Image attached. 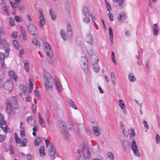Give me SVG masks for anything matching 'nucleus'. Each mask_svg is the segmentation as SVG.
<instances>
[{
	"instance_id": "4468645a",
	"label": "nucleus",
	"mask_w": 160,
	"mask_h": 160,
	"mask_svg": "<svg viewBox=\"0 0 160 160\" xmlns=\"http://www.w3.org/2000/svg\"><path fill=\"white\" fill-rule=\"evenodd\" d=\"M55 85L57 91L59 92H61L63 88L60 81L58 80H56L55 82Z\"/></svg>"
},
{
	"instance_id": "c85d7f7f",
	"label": "nucleus",
	"mask_w": 160,
	"mask_h": 160,
	"mask_svg": "<svg viewBox=\"0 0 160 160\" xmlns=\"http://www.w3.org/2000/svg\"><path fill=\"white\" fill-rule=\"evenodd\" d=\"M111 79L114 85H116L117 84V82L116 81V79L114 76V74L113 72H111L110 73Z\"/></svg>"
},
{
	"instance_id": "052dcab7",
	"label": "nucleus",
	"mask_w": 160,
	"mask_h": 160,
	"mask_svg": "<svg viewBox=\"0 0 160 160\" xmlns=\"http://www.w3.org/2000/svg\"><path fill=\"white\" fill-rule=\"evenodd\" d=\"M143 123L144 125L145 128H146V129H149V127L147 122L145 121H144L143 122Z\"/></svg>"
},
{
	"instance_id": "8fccbe9b",
	"label": "nucleus",
	"mask_w": 160,
	"mask_h": 160,
	"mask_svg": "<svg viewBox=\"0 0 160 160\" xmlns=\"http://www.w3.org/2000/svg\"><path fill=\"white\" fill-rule=\"evenodd\" d=\"M14 18L16 22H21L22 21V19L21 17H20L19 16H15Z\"/></svg>"
},
{
	"instance_id": "13d9d810",
	"label": "nucleus",
	"mask_w": 160,
	"mask_h": 160,
	"mask_svg": "<svg viewBox=\"0 0 160 160\" xmlns=\"http://www.w3.org/2000/svg\"><path fill=\"white\" fill-rule=\"evenodd\" d=\"M36 105L33 104L32 106V109L33 113H36Z\"/></svg>"
},
{
	"instance_id": "9d476101",
	"label": "nucleus",
	"mask_w": 160,
	"mask_h": 160,
	"mask_svg": "<svg viewBox=\"0 0 160 160\" xmlns=\"http://www.w3.org/2000/svg\"><path fill=\"white\" fill-rule=\"evenodd\" d=\"M6 108L7 112L9 114H13L14 112L12 110V108L10 102L8 100H7L6 101Z\"/></svg>"
},
{
	"instance_id": "ea45409f",
	"label": "nucleus",
	"mask_w": 160,
	"mask_h": 160,
	"mask_svg": "<svg viewBox=\"0 0 160 160\" xmlns=\"http://www.w3.org/2000/svg\"><path fill=\"white\" fill-rule=\"evenodd\" d=\"M127 17V13L125 12H122L121 14V20L125 19Z\"/></svg>"
},
{
	"instance_id": "bb28decb",
	"label": "nucleus",
	"mask_w": 160,
	"mask_h": 160,
	"mask_svg": "<svg viewBox=\"0 0 160 160\" xmlns=\"http://www.w3.org/2000/svg\"><path fill=\"white\" fill-rule=\"evenodd\" d=\"M82 13L83 14L86 16H89V12L87 7L85 6L83 7Z\"/></svg>"
},
{
	"instance_id": "680f3d73",
	"label": "nucleus",
	"mask_w": 160,
	"mask_h": 160,
	"mask_svg": "<svg viewBox=\"0 0 160 160\" xmlns=\"http://www.w3.org/2000/svg\"><path fill=\"white\" fill-rule=\"evenodd\" d=\"M5 139V136L3 135L0 134V142H1Z\"/></svg>"
},
{
	"instance_id": "cd10ccee",
	"label": "nucleus",
	"mask_w": 160,
	"mask_h": 160,
	"mask_svg": "<svg viewBox=\"0 0 160 160\" xmlns=\"http://www.w3.org/2000/svg\"><path fill=\"white\" fill-rule=\"evenodd\" d=\"M13 108L15 109H17L18 108V105L17 102L16 98L14 97H12V99Z\"/></svg>"
},
{
	"instance_id": "5701e85b",
	"label": "nucleus",
	"mask_w": 160,
	"mask_h": 160,
	"mask_svg": "<svg viewBox=\"0 0 160 160\" xmlns=\"http://www.w3.org/2000/svg\"><path fill=\"white\" fill-rule=\"evenodd\" d=\"M20 30L23 39L24 40H26L27 37L26 34V32L25 31V29L22 27H21L20 28Z\"/></svg>"
},
{
	"instance_id": "a878e982",
	"label": "nucleus",
	"mask_w": 160,
	"mask_h": 160,
	"mask_svg": "<svg viewBox=\"0 0 160 160\" xmlns=\"http://www.w3.org/2000/svg\"><path fill=\"white\" fill-rule=\"evenodd\" d=\"M32 42L33 44L35 45L37 48H39L40 47V43L36 38H33L32 40Z\"/></svg>"
},
{
	"instance_id": "f3484780",
	"label": "nucleus",
	"mask_w": 160,
	"mask_h": 160,
	"mask_svg": "<svg viewBox=\"0 0 160 160\" xmlns=\"http://www.w3.org/2000/svg\"><path fill=\"white\" fill-rule=\"evenodd\" d=\"M27 121L28 123L31 126H34L35 125L36 121L32 119V116H29L27 119Z\"/></svg>"
},
{
	"instance_id": "6ab92c4d",
	"label": "nucleus",
	"mask_w": 160,
	"mask_h": 160,
	"mask_svg": "<svg viewBox=\"0 0 160 160\" xmlns=\"http://www.w3.org/2000/svg\"><path fill=\"white\" fill-rule=\"evenodd\" d=\"M8 74L10 78L12 79H13L15 81L18 80V78L17 75L13 71H10L8 72Z\"/></svg>"
},
{
	"instance_id": "bf43d9fd",
	"label": "nucleus",
	"mask_w": 160,
	"mask_h": 160,
	"mask_svg": "<svg viewBox=\"0 0 160 160\" xmlns=\"http://www.w3.org/2000/svg\"><path fill=\"white\" fill-rule=\"evenodd\" d=\"M108 16L109 18V19L111 21H113V18L112 14L111 12H109L108 14Z\"/></svg>"
},
{
	"instance_id": "9b49d317",
	"label": "nucleus",
	"mask_w": 160,
	"mask_h": 160,
	"mask_svg": "<svg viewBox=\"0 0 160 160\" xmlns=\"http://www.w3.org/2000/svg\"><path fill=\"white\" fill-rule=\"evenodd\" d=\"M48 149V153L50 156H53L56 153V149L54 146L51 145L50 147L47 148Z\"/></svg>"
},
{
	"instance_id": "a211bd4d",
	"label": "nucleus",
	"mask_w": 160,
	"mask_h": 160,
	"mask_svg": "<svg viewBox=\"0 0 160 160\" xmlns=\"http://www.w3.org/2000/svg\"><path fill=\"white\" fill-rule=\"evenodd\" d=\"M128 78L129 82H133L136 81V78L132 72H130L128 73Z\"/></svg>"
},
{
	"instance_id": "3c124183",
	"label": "nucleus",
	"mask_w": 160,
	"mask_h": 160,
	"mask_svg": "<svg viewBox=\"0 0 160 160\" xmlns=\"http://www.w3.org/2000/svg\"><path fill=\"white\" fill-rule=\"evenodd\" d=\"M88 62H83L82 63H81L82 64V69L83 70H86L88 67Z\"/></svg>"
},
{
	"instance_id": "473e14b6",
	"label": "nucleus",
	"mask_w": 160,
	"mask_h": 160,
	"mask_svg": "<svg viewBox=\"0 0 160 160\" xmlns=\"http://www.w3.org/2000/svg\"><path fill=\"white\" fill-rule=\"evenodd\" d=\"M2 9L3 14L7 15L8 16L9 15V14L8 12L7 8L6 6L4 5L3 8H2Z\"/></svg>"
},
{
	"instance_id": "0eeeda50",
	"label": "nucleus",
	"mask_w": 160,
	"mask_h": 160,
	"mask_svg": "<svg viewBox=\"0 0 160 160\" xmlns=\"http://www.w3.org/2000/svg\"><path fill=\"white\" fill-rule=\"evenodd\" d=\"M0 127L5 132H7V130L8 129V126L6 125V122L4 120V116L1 113H0Z\"/></svg>"
},
{
	"instance_id": "4d7b16f0",
	"label": "nucleus",
	"mask_w": 160,
	"mask_h": 160,
	"mask_svg": "<svg viewBox=\"0 0 160 160\" xmlns=\"http://www.w3.org/2000/svg\"><path fill=\"white\" fill-rule=\"evenodd\" d=\"M18 10L22 12H24L25 11V7L23 5H20L18 7Z\"/></svg>"
},
{
	"instance_id": "20e7f679",
	"label": "nucleus",
	"mask_w": 160,
	"mask_h": 160,
	"mask_svg": "<svg viewBox=\"0 0 160 160\" xmlns=\"http://www.w3.org/2000/svg\"><path fill=\"white\" fill-rule=\"evenodd\" d=\"M43 47L45 51L47 52V55L49 58L52 57L53 56V53L52 50L51 49V47L50 44L47 42L43 43Z\"/></svg>"
},
{
	"instance_id": "b1692460",
	"label": "nucleus",
	"mask_w": 160,
	"mask_h": 160,
	"mask_svg": "<svg viewBox=\"0 0 160 160\" xmlns=\"http://www.w3.org/2000/svg\"><path fill=\"white\" fill-rule=\"evenodd\" d=\"M121 129H122L123 133L125 137H127L128 136V132L124 128V125L121 122Z\"/></svg>"
},
{
	"instance_id": "c756f323",
	"label": "nucleus",
	"mask_w": 160,
	"mask_h": 160,
	"mask_svg": "<svg viewBox=\"0 0 160 160\" xmlns=\"http://www.w3.org/2000/svg\"><path fill=\"white\" fill-rule=\"evenodd\" d=\"M111 79L114 85H116L117 84V82L116 81V79L114 76V74L113 72H111L110 73Z\"/></svg>"
},
{
	"instance_id": "412c9836",
	"label": "nucleus",
	"mask_w": 160,
	"mask_h": 160,
	"mask_svg": "<svg viewBox=\"0 0 160 160\" xmlns=\"http://www.w3.org/2000/svg\"><path fill=\"white\" fill-rule=\"evenodd\" d=\"M45 147L42 146H41L39 149V154L40 156L41 157H44L46 155L45 151Z\"/></svg>"
},
{
	"instance_id": "6e6d98bb",
	"label": "nucleus",
	"mask_w": 160,
	"mask_h": 160,
	"mask_svg": "<svg viewBox=\"0 0 160 160\" xmlns=\"http://www.w3.org/2000/svg\"><path fill=\"white\" fill-rule=\"evenodd\" d=\"M9 25L11 26H13L14 25V20L11 18H9Z\"/></svg>"
},
{
	"instance_id": "4c0bfd02",
	"label": "nucleus",
	"mask_w": 160,
	"mask_h": 160,
	"mask_svg": "<svg viewBox=\"0 0 160 160\" xmlns=\"http://www.w3.org/2000/svg\"><path fill=\"white\" fill-rule=\"evenodd\" d=\"M20 128L21 129V130L20 133L21 137L22 138H24L26 135L25 134V129L23 127H21Z\"/></svg>"
},
{
	"instance_id": "f03ea898",
	"label": "nucleus",
	"mask_w": 160,
	"mask_h": 160,
	"mask_svg": "<svg viewBox=\"0 0 160 160\" xmlns=\"http://www.w3.org/2000/svg\"><path fill=\"white\" fill-rule=\"evenodd\" d=\"M59 126L61 129V133L63 136L64 140L68 141L69 138V134L68 133V130L65 123L62 120H60L58 122Z\"/></svg>"
},
{
	"instance_id": "0e129e2a",
	"label": "nucleus",
	"mask_w": 160,
	"mask_h": 160,
	"mask_svg": "<svg viewBox=\"0 0 160 160\" xmlns=\"http://www.w3.org/2000/svg\"><path fill=\"white\" fill-rule=\"evenodd\" d=\"M17 33L16 32H13L12 34V37L13 38H16L17 36Z\"/></svg>"
},
{
	"instance_id": "423d86ee",
	"label": "nucleus",
	"mask_w": 160,
	"mask_h": 160,
	"mask_svg": "<svg viewBox=\"0 0 160 160\" xmlns=\"http://www.w3.org/2000/svg\"><path fill=\"white\" fill-rule=\"evenodd\" d=\"M5 38H0V44L2 45L4 49L6 51V56L8 55L9 51V47L7 42Z\"/></svg>"
},
{
	"instance_id": "72a5a7b5",
	"label": "nucleus",
	"mask_w": 160,
	"mask_h": 160,
	"mask_svg": "<svg viewBox=\"0 0 160 160\" xmlns=\"http://www.w3.org/2000/svg\"><path fill=\"white\" fill-rule=\"evenodd\" d=\"M106 156L111 160H114V156L112 152H108Z\"/></svg>"
},
{
	"instance_id": "7c9ffc66",
	"label": "nucleus",
	"mask_w": 160,
	"mask_h": 160,
	"mask_svg": "<svg viewBox=\"0 0 160 160\" xmlns=\"http://www.w3.org/2000/svg\"><path fill=\"white\" fill-rule=\"evenodd\" d=\"M23 62L25 69L26 71L28 72V71L29 69V62L27 60H24Z\"/></svg>"
},
{
	"instance_id": "a18cd8bd",
	"label": "nucleus",
	"mask_w": 160,
	"mask_h": 160,
	"mask_svg": "<svg viewBox=\"0 0 160 160\" xmlns=\"http://www.w3.org/2000/svg\"><path fill=\"white\" fill-rule=\"evenodd\" d=\"M5 38L4 32L3 30L0 28V38Z\"/></svg>"
},
{
	"instance_id": "7ed1b4c3",
	"label": "nucleus",
	"mask_w": 160,
	"mask_h": 160,
	"mask_svg": "<svg viewBox=\"0 0 160 160\" xmlns=\"http://www.w3.org/2000/svg\"><path fill=\"white\" fill-rule=\"evenodd\" d=\"M60 34L62 38L64 40H67L68 38L71 37L72 34V29L69 24H68L67 26V31L66 33L65 31L63 30H62L60 31Z\"/></svg>"
},
{
	"instance_id": "79ce46f5",
	"label": "nucleus",
	"mask_w": 160,
	"mask_h": 160,
	"mask_svg": "<svg viewBox=\"0 0 160 160\" xmlns=\"http://www.w3.org/2000/svg\"><path fill=\"white\" fill-rule=\"evenodd\" d=\"M28 142V140L26 139H23L21 142V143L20 144L21 147H25L27 145V143Z\"/></svg>"
},
{
	"instance_id": "338daca9",
	"label": "nucleus",
	"mask_w": 160,
	"mask_h": 160,
	"mask_svg": "<svg viewBox=\"0 0 160 160\" xmlns=\"http://www.w3.org/2000/svg\"><path fill=\"white\" fill-rule=\"evenodd\" d=\"M156 139L157 143H159L160 141V137L158 135H156Z\"/></svg>"
},
{
	"instance_id": "2f4dec72",
	"label": "nucleus",
	"mask_w": 160,
	"mask_h": 160,
	"mask_svg": "<svg viewBox=\"0 0 160 160\" xmlns=\"http://www.w3.org/2000/svg\"><path fill=\"white\" fill-rule=\"evenodd\" d=\"M109 38L111 43H113V32L112 28L110 27L109 28Z\"/></svg>"
},
{
	"instance_id": "c03bdc74",
	"label": "nucleus",
	"mask_w": 160,
	"mask_h": 160,
	"mask_svg": "<svg viewBox=\"0 0 160 160\" xmlns=\"http://www.w3.org/2000/svg\"><path fill=\"white\" fill-rule=\"evenodd\" d=\"M127 5V2L125 0H121V8H124Z\"/></svg>"
},
{
	"instance_id": "603ef678",
	"label": "nucleus",
	"mask_w": 160,
	"mask_h": 160,
	"mask_svg": "<svg viewBox=\"0 0 160 160\" xmlns=\"http://www.w3.org/2000/svg\"><path fill=\"white\" fill-rule=\"evenodd\" d=\"M112 59L113 63L115 64H117V62L115 58V54L113 51H112L111 54Z\"/></svg>"
},
{
	"instance_id": "c9c22d12",
	"label": "nucleus",
	"mask_w": 160,
	"mask_h": 160,
	"mask_svg": "<svg viewBox=\"0 0 160 160\" xmlns=\"http://www.w3.org/2000/svg\"><path fill=\"white\" fill-rule=\"evenodd\" d=\"M49 13L51 17V18L53 20H55L56 18V16L53 12L51 9H50L49 10Z\"/></svg>"
},
{
	"instance_id": "39448f33",
	"label": "nucleus",
	"mask_w": 160,
	"mask_h": 160,
	"mask_svg": "<svg viewBox=\"0 0 160 160\" xmlns=\"http://www.w3.org/2000/svg\"><path fill=\"white\" fill-rule=\"evenodd\" d=\"M131 149L132 150L134 155L137 157H140V153L138 150L136 143L135 140H133L131 146Z\"/></svg>"
},
{
	"instance_id": "69168bd1",
	"label": "nucleus",
	"mask_w": 160,
	"mask_h": 160,
	"mask_svg": "<svg viewBox=\"0 0 160 160\" xmlns=\"http://www.w3.org/2000/svg\"><path fill=\"white\" fill-rule=\"evenodd\" d=\"M90 21V18L88 17H86L83 18V21L86 23Z\"/></svg>"
},
{
	"instance_id": "5fc2aeb1",
	"label": "nucleus",
	"mask_w": 160,
	"mask_h": 160,
	"mask_svg": "<svg viewBox=\"0 0 160 160\" xmlns=\"http://www.w3.org/2000/svg\"><path fill=\"white\" fill-rule=\"evenodd\" d=\"M27 158L28 160H33L34 158V157L31 154L27 155Z\"/></svg>"
},
{
	"instance_id": "f704fd0d",
	"label": "nucleus",
	"mask_w": 160,
	"mask_h": 160,
	"mask_svg": "<svg viewBox=\"0 0 160 160\" xmlns=\"http://www.w3.org/2000/svg\"><path fill=\"white\" fill-rule=\"evenodd\" d=\"M12 43L15 48L17 49H18L20 46L19 42L17 40H15L13 41Z\"/></svg>"
},
{
	"instance_id": "774afa93",
	"label": "nucleus",
	"mask_w": 160,
	"mask_h": 160,
	"mask_svg": "<svg viewBox=\"0 0 160 160\" xmlns=\"http://www.w3.org/2000/svg\"><path fill=\"white\" fill-rule=\"evenodd\" d=\"M0 62H1V63L2 67L3 68H5L6 67V65L4 62V61L3 60H2Z\"/></svg>"
},
{
	"instance_id": "864d4df0",
	"label": "nucleus",
	"mask_w": 160,
	"mask_h": 160,
	"mask_svg": "<svg viewBox=\"0 0 160 160\" xmlns=\"http://www.w3.org/2000/svg\"><path fill=\"white\" fill-rule=\"evenodd\" d=\"M39 123L42 127H45V121L43 120L42 118L39 119Z\"/></svg>"
},
{
	"instance_id": "aec40b11",
	"label": "nucleus",
	"mask_w": 160,
	"mask_h": 160,
	"mask_svg": "<svg viewBox=\"0 0 160 160\" xmlns=\"http://www.w3.org/2000/svg\"><path fill=\"white\" fill-rule=\"evenodd\" d=\"M121 108L122 109V111L124 113V115H127L128 112L126 109L125 105L123 101L121 99Z\"/></svg>"
},
{
	"instance_id": "37998d69",
	"label": "nucleus",
	"mask_w": 160,
	"mask_h": 160,
	"mask_svg": "<svg viewBox=\"0 0 160 160\" xmlns=\"http://www.w3.org/2000/svg\"><path fill=\"white\" fill-rule=\"evenodd\" d=\"M81 63H82L83 62H88L84 54H83V55L81 57Z\"/></svg>"
},
{
	"instance_id": "58836bf2",
	"label": "nucleus",
	"mask_w": 160,
	"mask_h": 160,
	"mask_svg": "<svg viewBox=\"0 0 160 160\" xmlns=\"http://www.w3.org/2000/svg\"><path fill=\"white\" fill-rule=\"evenodd\" d=\"M128 133H129L130 137H134L135 135V133L133 129L129 130Z\"/></svg>"
},
{
	"instance_id": "de8ad7c7",
	"label": "nucleus",
	"mask_w": 160,
	"mask_h": 160,
	"mask_svg": "<svg viewBox=\"0 0 160 160\" xmlns=\"http://www.w3.org/2000/svg\"><path fill=\"white\" fill-rule=\"evenodd\" d=\"M45 117L46 118V121L48 124H49L50 123V121L49 118V113L48 111H46L45 114Z\"/></svg>"
},
{
	"instance_id": "2eb2a0df",
	"label": "nucleus",
	"mask_w": 160,
	"mask_h": 160,
	"mask_svg": "<svg viewBox=\"0 0 160 160\" xmlns=\"http://www.w3.org/2000/svg\"><path fill=\"white\" fill-rule=\"evenodd\" d=\"M84 158H89L91 157V153L87 148H83L82 149Z\"/></svg>"
},
{
	"instance_id": "e2e57ef3",
	"label": "nucleus",
	"mask_w": 160,
	"mask_h": 160,
	"mask_svg": "<svg viewBox=\"0 0 160 160\" xmlns=\"http://www.w3.org/2000/svg\"><path fill=\"white\" fill-rule=\"evenodd\" d=\"M34 126V127L32 129L33 132H37L38 131V127L37 126H35V125Z\"/></svg>"
},
{
	"instance_id": "393cba45",
	"label": "nucleus",
	"mask_w": 160,
	"mask_h": 160,
	"mask_svg": "<svg viewBox=\"0 0 160 160\" xmlns=\"http://www.w3.org/2000/svg\"><path fill=\"white\" fill-rule=\"evenodd\" d=\"M158 27L157 24H154L153 25V33L154 35H157L158 34Z\"/></svg>"
},
{
	"instance_id": "a19ab883",
	"label": "nucleus",
	"mask_w": 160,
	"mask_h": 160,
	"mask_svg": "<svg viewBox=\"0 0 160 160\" xmlns=\"http://www.w3.org/2000/svg\"><path fill=\"white\" fill-rule=\"evenodd\" d=\"M8 56H6V51H5V53L3 52H0V61L2 60H4V58L5 57H7Z\"/></svg>"
},
{
	"instance_id": "e433bc0d",
	"label": "nucleus",
	"mask_w": 160,
	"mask_h": 160,
	"mask_svg": "<svg viewBox=\"0 0 160 160\" xmlns=\"http://www.w3.org/2000/svg\"><path fill=\"white\" fill-rule=\"evenodd\" d=\"M68 103L69 104V106L70 107H72L73 109H75L76 110L77 109V108L75 105L74 102L71 100H69L68 101Z\"/></svg>"
},
{
	"instance_id": "ddd939ff",
	"label": "nucleus",
	"mask_w": 160,
	"mask_h": 160,
	"mask_svg": "<svg viewBox=\"0 0 160 160\" xmlns=\"http://www.w3.org/2000/svg\"><path fill=\"white\" fill-rule=\"evenodd\" d=\"M95 60L96 62H94L92 63V68L94 71L96 72H98L99 71L100 69L98 63V59L97 57L95 58Z\"/></svg>"
},
{
	"instance_id": "1a4fd4ad",
	"label": "nucleus",
	"mask_w": 160,
	"mask_h": 160,
	"mask_svg": "<svg viewBox=\"0 0 160 160\" xmlns=\"http://www.w3.org/2000/svg\"><path fill=\"white\" fill-rule=\"evenodd\" d=\"M27 30L33 35H37L38 33V31L36 27L32 24H29L27 26Z\"/></svg>"
},
{
	"instance_id": "4be33fe9",
	"label": "nucleus",
	"mask_w": 160,
	"mask_h": 160,
	"mask_svg": "<svg viewBox=\"0 0 160 160\" xmlns=\"http://www.w3.org/2000/svg\"><path fill=\"white\" fill-rule=\"evenodd\" d=\"M92 130L94 134L96 136H99L101 134L100 128L98 127H93Z\"/></svg>"
},
{
	"instance_id": "f257e3e1",
	"label": "nucleus",
	"mask_w": 160,
	"mask_h": 160,
	"mask_svg": "<svg viewBox=\"0 0 160 160\" xmlns=\"http://www.w3.org/2000/svg\"><path fill=\"white\" fill-rule=\"evenodd\" d=\"M44 84L46 90L50 91L52 90L54 80L52 76L48 73L46 72L43 75Z\"/></svg>"
},
{
	"instance_id": "49530a36",
	"label": "nucleus",
	"mask_w": 160,
	"mask_h": 160,
	"mask_svg": "<svg viewBox=\"0 0 160 160\" xmlns=\"http://www.w3.org/2000/svg\"><path fill=\"white\" fill-rule=\"evenodd\" d=\"M19 88L22 90V91L25 93V92L26 91V90H27V87H26L25 86H24L22 84H20L19 86Z\"/></svg>"
},
{
	"instance_id": "f8f14e48",
	"label": "nucleus",
	"mask_w": 160,
	"mask_h": 160,
	"mask_svg": "<svg viewBox=\"0 0 160 160\" xmlns=\"http://www.w3.org/2000/svg\"><path fill=\"white\" fill-rule=\"evenodd\" d=\"M85 40L90 44L92 45L94 41L92 35L91 33L87 34Z\"/></svg>"
},
{
	"instance_id": "09e8293b",
	"label": "nucleus",
	"mask_w": 160,
	"mask_h": 160,
	"mask_svg": "<svg viewBox=\"0 0 160 160\" xmlns=\"http://www.w3.org/2000/svg\"><path fill=\"white\" fill-rule=\"evenodd\" d=\"M45 141L46 144V146L47 148L50 147V146L51 145H53L52 143H51L50 142L48 139H45Z\"/></svg>"
},
{
	"instance_id": "dca6fc26",
	"label": "nucleus",
	"mask_w": 160,
	"mask_h": 160,
	"mask_svg": "<svg viewBox=\"0 0 160 160\" xmlns=\"http://www.w3.org/2000/svg\"><path fill=\"white\" fill-rule=\"evenodd\" d=\"M44 138L39 137H37L34 140V145L35 146H38L40 145L42 143Z\"/></svg>"
},
{
	"instance_id": "6e6552de",
	"label": "nucleus",
	"mask_w": 160,
	"mask_h": 160,
	"mask_svg": "<svg viewBox=\"0 0 160 160\" xmlns=\"http://www.w3.org/2000/svg\"><path fill=\"white\" fill-rule=\"evenodd\" d=\"M39 26L41 28H42L43 26L45 24V19L44 18V15L42 12V10L41 9H39Z\"/></svg>"
}]
</instances>
